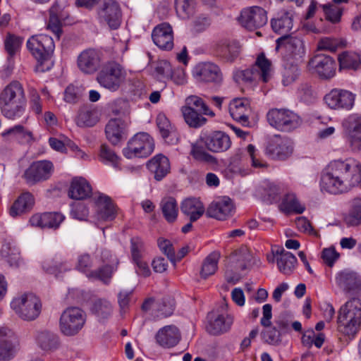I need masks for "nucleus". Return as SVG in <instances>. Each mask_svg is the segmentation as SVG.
Segmentation results:
<instances>
[{"instance_id":"f257e3e1","label":"nucleus","mask_w":361,"mask_h":361,"mask_svg":"<svg viewBox=\"0 0 361 361\" xmlns=\"http://www.w3.org/2000/svg\"><path fill=\"white\" fill-rule=\"evenodd\" d=\"M361 184V173L349 163L334 160L324 169L321 178L322 190L331 194H341Z\"/></svg>"},{"instance_id":"f03ea898","label":"nucleus","mask_w":361,"mask_h":361,"mask_svg":"<svg viewBox=\"0 0 361 361\" xmlns=\"http://www.w3.org/2000/svg\"><path fill=\"white\" fill-rule=\"evenodd\" d=\"M361 327V300L353 298L341 306L337 317L338 331L353 338Z\"/></svg>"},{"instance_id":"7ed1b4c3","label":"nucleus","mask_w":361,"mask_h":361,"mask_svg":"<svg viewBox=\"0 0 361 361\" xmlns=\"http://www.w3.org/2000/svg\"><path fill=\"white\" fill-rule=\"evenodd\" d=\"M27 47L32 55L39 63L37 68L44 71L50 68L52 62L51 58L54 50L53 39L47 35H37L30 37L27 42Z\"/></svg>"},{"instance_id":"20e7f679","label":"nucleus","mask_w":361,"mask_h":361,"mask_svg":"<svg viewBox=\"0 0 361 361\" xmlns=\"http://www.w3.org/2000/svg\"><path fill=\"white\" fill-rule=\"evenodd\" d=\"M271 77V62L260 54L253 66L245 70H238L233 73V78L236 82H245L252 84L262 81L267 82Z\"/></svg>"},{"instance_id":"39448f33","label":"nucleus","mask_w":361,"mask_h":361,"mask_svg":"<svg viewBox=\"0 0 361 361\" xmlns=\"http://www.w3.org/2000/svg\"><path fill=\"white\" fill-rule=\"evenodd\" d=\"M11 307L25 321L36 319L42 310L40 300L32 293H25L15 298L11 302Z\"/></svg>"},{"instance_id":"423d86ee","label":"nucleus","mask_w":361,"mask_h":361,"mask_svg":"<svg viewBox=\"0 0 361 361\" xmlns=\"http://www.w3.org/2000/svg\"><path fill=\"white\" fill-rule=\"evenodd\" d=\"M126 77V71L120 64L109 62L102 67L96 80L104 88L115 92L124 82Z\"/></svg>"},{"instance_id":"0eeeda50","label":"nucleus","mask_w":361,"mask_h":361,"mask_svg":"<svg viewBox=\"0 0 361 361\" xmlns=\"http://www.w3.org/2000/svg\"><path fill=\"white\" fill-rule=\"evenodd\" d=\"M97 20L111 30L118 29L122 22V11L116 0H101L96 8Z\"/></svg>"},{"instance_id":"6e6552de","label":"nucleus","mask_w":361,"mask_h":361,"mask_svg":"<svg viewBox=\"0 0 361 361\" xmlns=\"http://www.w3.org/2000/svg\"><path fill=\"white\" fill-rule=\"evenodd\" d=\"M86 322V314L80 308L71 307L66 308L59 319L61 332L66 336L77 335Z\"/></svg>"},{"instance_id":"1a4fd4ad","label":"nucleus","mask_w":361,"mask_h":361,"mask_svg":"<svg viewBox=\"0 0 361 361\" xmlns=\"http://www.w3.org/2000/svg\"><path fill=\"white\" fill-rule=\"evenodd\" d=\"M154 149V139L147 133L140 132L129 140L123 154L127 159L143 158L149 156Z\"/></svg>"},{"instance_id":"9d476101","label":"nucleus","mask_w":361,"mask_h":361,"mask_svg":"<svg viewBox=\"0 0 361 361\" xmlns=\"http://www.w3.org/2000/svg\"><path fill=\"white\" fill-rule=\"evenodd\" d=\"M267 118L272 127L284 132H290L302 123L298 114L285 109H272L267 113Z\"/></svg>"},{"instance_id":"9b49d317","label":"nucleus","mask_w":361,"mask_h":361,"mask_svg":"<svg viewBox=\"0 0 361 361\" xmlns=\"http://www.w3.org/2000/svg\"><path fill=\"white\" fill-rule=\"evenodd\" d=\"M276 43V50L281 51L283 57L287 61H298L305 56V45L301 37L283 35L278 38Z\"/></svg>"},{"instance_id":"f8f14e48","label":"nucleus","mask_w":361,"mask_h":361,"mask_svg":"<svg viewBox=\"0 0 361 361\" xmlns=\"http://www.w3.org/2000/svg\"><path fill=\"white\" fill-rule=\"evenodd\" d=\"M54 164L49 160L33 161L25 171L23 178L29 185L49 179L54 172Z\"/></svg>"},{"instance_id":"ddd939ff","label":"nucleus","mask_w":361,"mask_h":361,"mask_svg":"<svg viewBox=\"0 0 361 361\" xmlns=\"http://www.w3.org/2000/svg\"><path fill=\"white\" fill-rule=\"evenodd\" d=\"M343 135L353 151H361V116L353 114L343 121Z\"/></svg>"},{"instance_id":"4468645a","label":"nucleus","mask_w":361,"mask_h":361,"mask_svg":"<svg viewBox=\"0 0 361 361\" xmlns=\"http://www.w3.org/2000/svg\"><path fill=\"white\" fill-rule=\"evenodd\" d=\"M192 75L198 82L219 84L223 80L219 66L209 61L197 63L193 68Z\"/></svg>"},{"instance_id":"2eb2a0df","label":"nucleus","mask_w":361,"mask_h":361,"mask_svg":"<svg viewBox=\"0 0 361 361\" xmlns=\"http://www.w3.org/2000/svg\"><path fill=\"white\" fill-rule=\"evenodd\" d=\"M309 67L320 78L329 80L336 75V62L329 56L318 54L310 59Z\"/></svg>"},{"instance_id":"dca6fc26","label":"nucleus","mask_w":361,"mask_h":361,"mask_svg":"<svg viewBox=\"0 0 361 361\" xmlns=\"http://www.w3.org/2000/svg\"><path fill=\"white\" fill-rule=\"evenodd\" d=\"M355 95L342 89H333L324 98L326 105L332 109L350 110L355 103Z\"/></svg>"},{"instance_id":"f3484780","label":"nucleus","mask_w":361,"mask_h":361,"mask_svg":"<svg viewBox=\"0 0 361 361\" xmlns=\"http://www.w3.org/2000/svg\"><path fill=\"white\" fill-rule=\"evenodd\" d=\"M267 11L259 6H252L242 11L240 22L245 28L252 30L259 28L267 23Z\"/></svg>"},{"instance_id":"a211bd4d","label":"nucleus","mask_w":361,"mask_h":361,"mask_svg":"<svg viewBox=\"0 0 361 361\" xmlns=\"http://www.w3.org/2000/svg\"><path fill=\"white\" fill-rule=\"evenodd\" d=\"M215 52L224 61L233 63L240 55V46L236 40L223 38L216 42Z\"/></svg>"},{"instance_id":"6ab92c4d","label":"nucleus","mask_w":361,"mask_h":361,"mask_svg":"<svg viewBox=\"0 0 361 361\" xmlns=\"http://www.w3.org/2000/svg\"><path fill=\"white\" fill-rule=\"evenodd\" d=\"M79 70L87 75H92L99 70L101 58L97 51L88 49L82 51L77 59Z\"/></svg>"},{"instance_id":"aec40b11","label":"nucleus","mask_w":361,"mask_h":361,"mask_svg":"<svg viewBox=\"0 0 361 361\" xmlns=\"http://www.w3.org/2000/svg\"><path fill=\"white\" fill-rule=\"evenodd\" d=\"M234 207L231 200L224 197L210 203L206 210L208 217L217 220H225L233 214Z\"/></svg>"},{"instance_id":"412c9836","label":"nucleus","mask_w":361,"mask_h":361,"mask_svg":"<svg viewBox=\"0 0 361 361\" xmlns=\"http://www.w3.org/2000/svg\"><path fill=\"white\" fill-rule=\"evenodd\" d=\"M154 43L160 49L171 50L173 47V32L168 23H162L157 25L152 33Z\"/></svg>"},{"instance_id":"4be33fe9","label":"nucleus","mask_w":361,"mask_h":361,"mask_svg":"<svg viewBox=\"0 0 361 361\" xmlns=\"http://www.w3.org/2000/svg\"><path fill=\"white\" fill-rule=\"evenodd\" d=\"M290 141L280 137L271 140L266 147V154L274 159H285L293 152Z\"/></svg>"},{"instance_id":"5701e85b","label":"nucleus","mask_w":361,"mask_h":361,"mask_svg":"<svg viewBox=\"0 0 361 361\" xmlns=\"http://www.w3.org/2000/svg\"><path fill=\"white\" fill-rule=\"evenodd\" d=\"M207 149L213 152H223L231 145L229 136L224 132L216 131L202 138Z\"/></svg>"},{"instance_id":"b1692460","label":"nucleus","mask_w":361,"mask_h":361,"mask_svg":"<svg viewBox=\"0 0 361 361\" xmlns=\"http://www.w3.org/2000/svg\"><path fill=\"white\" fill-rule=\"evenodd\" d=\"M250 111V101L245 97L233 99L229 106V112L232 118L243 126H248Z\"/></svg>"},{"instance_id":"393cba45","label":"nucleus","mask_w":361,"mask_h":361,"mask_svg":"<svg viewBox=\"0 0 361 361\" xmlns=\"http://www.w3.org/2000/svg\"><path fill=\"white\" fill-rule=\"evenodd\" d=\"M273 31L279 35H288L293 26V13L292 11L281 10L276 17L271 20Z\"/></svg>"},{"instance_id":"a878e982","label":"nucleus","mask_w":361,"mask_h":361,"mask_svg":"<svg viewBox=\"0 0 361 361\" xmlns=\"http://www.w3.org/2000/svg\"><path fill=\"white\" fill-rule=\"evenodd\" d=\"M208 324L207 331L212 335H218L227 331L232 323L233 319L229 315L217 314L210 312L207 315Z\"/></svg>"},{"instance_id":"bb28decb","label":"nucleus","mask_w":361,"mask_h":361,"mask_svg":"<svg viewBox=\"0 0 361 361\" xmlns=\"http://www.w3.org/2000/svg\"><path fill=\"white\" fill-rule=\"evenodd\" d=\"M147 167L157 181H160L166 177L171 170L169 159L162 154H157L149 160Z\"/></svg>"},{"instance_id":"cd10ccee","label":"nucleus","mask_w":361,"mask_h":361,"mask_svg":"<svg viewBox=\"0 0 361 361\" xmlns=\"http://www.w3.org/2000/svg\"><path fill=\"white\" fill-rule=\"evenodd\" d=\"M158 344L165 348L176 345L180 340V334L175 326H166L159 329L156 335Z\"/></svg>"},{"instance_id":"c85d7f7f","label":"nucleus","mask_w":361,"mask_h":361,"mask_svg":"<svg viewBox=\"0 0 361 361\" xmlns=\"http://www.w3.org/2000/svg\"><path fill=\"white\" fill-rule=\"evenodd\" d=\"M105 133L107 140L117 145L126 137V124L121 119L112 118L106 126Z\"/></svg>"},{"instance_id":"c756f323","label":"nucleus","mask_w":361,"mask_h":361,"mask_svg":"<svg viewBox=\"0 0 361 361\" xmlns=\"http://www.w3.org/2000/svg\"><path fill=\"white\" fill-rule=\"evenodd\" d=\"M182 213L187 216L191 222L197 221L203 216L205 208L199 198L190 197L185 199L180 204Z\"/></svg>"},{"instance_id":"7c9ffc66","label":"nucleus","mask_w":361,"mask_h":361,"mask_svg":"<svg viewBox=\"0 0 361 361\" xmlns=\"http://www.w3.org/2000/svg\"><path fill=\"white\" fill-rule=\"evenodd\" d=\"M97 219L103 221H111L116 217L115 205L110 197L100 195L95 201Z\"/></svg>"},{"instance_id":"2f4dec72","label":"nucleus","mask_w":361,"mask_h":361,"mask_svg":"<svg viewBox=\"0 0 361 361\" xmlns=\"http://www.w3.org/2000/svg\"><path fill=\"white\" fill-rule=\"evenodd\" d=\"M337 286L346 293H356L361 290V282L355 273L342 271L336 277Z\"/></svg>"},{"instance_id":"473e14b6","label":"nucleus","mask_w":361,"mask_h":361,"mask_svg":"<svg viewBox=\"0 0 361 361\" xmlns=\"http://www.w3.org/2000/svg\"><path fill=\"white\" fill-rule=\"evenodd\" d=\"M0 102H26L22 84L13 80L7 85L0 94Z\"/></svg>"},{"instance_id":"72a5a7b5","label":"nucleus","mask_w":361,"mask_h":361,"mask_svg":"<svg viewBox=\"0 0 361 361\" xmlns=\"http://www.w3.org/2000/svg\"><path fill=\"white\" fill-rule=\"evenodd\" d=\"M92 187L90 183L82 177L74 178L68 190V196L71 199L84 200L90 197Z\"/></svg>"},{"instance_id":"f704fd0d","label":"nucleus","mask_w":361,"mask_h":361,"mask_svg":"<svg viewBox=\"0 0 361 361\" xmlns=\"http://www.w3.org/2000/svg\"><path fill=\"white\" fill-rule=\"evenodd\" d=\"M10 330L0 328V361H9L17 352L16 345L9 339Z\"/></svg>"},{"instance_id":"c9c22d12","label":"nucleus","mask_w":361,"mask_h":361,"mask_svg":"<svg viewBox=\"0 0 361 361\" xmlns=\"http://www.w3.org/2000/svg\"><path fill=\"white\" fill-rule=\"evenodd\" d=\"M35 204L33 195L30 192H24L18 197L9 209V214L15 218L31 210Z\"/></svg>"},{"instance_id":"e433bc0d","label":"nucleus","mask_w":361,"mask_h":361,"mask_svg":"<svg viewBox=\"0 0 361 361\" xmlns=\"http://www.w3.org/2000/svg\"><path fill=\"white\" fill-rule=\"evenodd\" d=\"M26 102H0L1 114L8 119L18 120L25 111Z\"/></svg>"},{"instance_id":"4c0bfd02","label":"nucleus","mask_w":361,"mask_h":361,"mask_svg":"<svg viewBox=\"0 0 361 361\" xmlns=\"http://www.w3.org/2000/svg\"><path fill=\"white\" fill-rule=\"evenodd\" d=\"M348 226H361V198L355 197L349 202L348 213L344 216Z\"/></svg>"},{"instance_id":"58836bf2","label":"nucleus","mask_w":361,"mask_h":361,"mask_svg":"<svg viewBox=\"0 0 361 361\" xmlns=\"http://www.w3.org/2000/svg\"><path fill=\"white\" fill-rule=\"evenodd\" d=\"M281 189L280 186L269 180H263L258 187L257 192L264 201L272 203L276 200Z\"/></svg>"},{"instance_id":"ea45409f","label":"nucleus","mask_w":361,"mask_h":361,"mask_svg":"<svg viewBox=\"0 0 361 361\" xmlns=\"http://www.w3.org/2000/svg\"><path fill=\"white\" fill-rule=\"evenodd\" d=\"M339 68L357 71L361 68L360 56L353 51H344L338 58Z\"/></svg>"},{"instance_id":"a19ab883","label":"nucleus","mask_w":361,"mask_h":361,"mask_svg":"<svg viewBox=\"0 0 361 361\" xmlns=\"http://www.w3.org/2000/svg\"><path fill=\"white\" fill-rule=\"evenodd\" d=\"M1 135L4 137L11 136L20 143L30 142L33 140L32 132L22 125H16L6 130Z\"/></svg>"},{"instance_id":"79ce46f5","label":"nucleus","mask_w":361,"mask_h":361,"mask_svg":"<svg viewBox=\"0 0 361 361\" xmlns=\"http://www.w3.org/2000/svg\"><path fill=\"white\" fill-rule=\"evenodd\" d=\"M163 216L168 223L176 221L178 214V207L176 200L171 197L164 198L160 203Z\"/></svg>"},{"instance_id":"37998d69","label":"nucleus","mask_w":361,"mask_h":361,"mask_svg":"<svg viewBox=\"0 0 361 361\" xmlns=\"http://www.w3.org/2000/svg\"><path fill=\"white\" fill-rule=\"evenodd\" d=\"M280 209L286 214H302L305 208L299 202L295 194L288 193L282 200Z\"/></svg>"},{"instance_id":"c03bdc74","label":"nucleus","mask_w":361,"mask_h":361,"mask_svg":"<svg viewBox=\"0 0 361 361\" xmlns=\"http://www.w3.org/2000/svg\"><path fill=\"white\" fill-rule=\"evenodd\" d=\"M118 264V260L114 259L111 264H106L97 270L90 272L88 275V278L98 279L104 283L108 284L110 282L114 272L117 269Z\"/></svg>"},{"instance_id":"a18cd8bd","label":"nucleus","mask_w":361,"mask_h":361,"mask_svg":"<svg viewBox=\"0 0 361 361\" xmlns=\"http://www.w3.org/2000/svg\"><path fill=\"white\" fill-rule=\"evenodd\" d=\"M277 266L281 272L289 275L294 270L297 259L291 252L283 251L276 259Z\"/></svg>"},{"instance_id":"49530a36","label":"nucleus","mask_w":361,"mask_h":361,"mask_svg":"<svg viewBox=\"0 0 361 361\" xmlns=\"http://www.w3.org/2000/svg\"><path fill=\"white\" fill-rule=\"evenodd\" d=\"M99 159L104 164L111 165L115 169L120 167L121 158L106 144H103L100 146Z\"/></svg>"},{"instance_id":"de8ad7c7","label":"nucleus","mask_w":361,"mask_h":361,"mask_svg":"<svg viewBox=\"0 0 361 361\" xmlns=\"http://www.w3.org/2000/svg\"><path fill=\"white\" fill-rule=\"evenodd\" d=\"M219 258V252H212L204 259L200 271V276L202 279H206L209 276L215 274Z\"/></svg>"},{"instance_id":"09e8293b","label":"nucleus","mask_w":361,"mask_h":361,"mask_svg":"<svg viewBox=\"0 0 361 361\" xmlns=\"http://www.w3.org/2000/svg\"><path fill=\"white\" fill-rule=\"evenodd\" d=\"M181 111L185 122L191 127H200L207 121V118L202 116L203 113L190 107H182Z\"/></svg>"},{"instance_id":"8fccbe9b","label":"nucleus","mask_w":361,"mask_h":361,"mask_svg":"<svg viewBox=\"0 0 361 361\" xmlns=\"http://www.w3.org/2000/svg\"><path fill=\"white\" fill-rule=\"evenodd\" d=\"M175 8L179 18L188 19L195 13V0H175Z\"/></svg>"},{"instance_id":"3c124183","label":"nucleus","mask_w":361,"mask_h":361,"mask_svg":"<svg viewBox=\"0 0 361 361\" xmlns=\"http://www.w3.org/2000/svg\"><path fill=\"white\" fill-rule=\"evenodd\" d=\"M38 344L44 350L56 349L59 345V339L56 334L49 332H40L37 338Z\"/></svg>"},{"instance_id":"603ef678","label":"nucleus","mask_w":361,"mask_h":361,"mask_svg":"<svg viewBox=\"0 0 361 361\" xmlns=\"http://www.w3.org/2000/svg\"><path fill=\"white\" fill-rule=\"evenodd\" d=\"M97 121V112L89 109H81L75 119L76 124L79 127H91L94 126Z\"/></svg>"},{"instance_id":"864d4df0","label":"nucleus","mask_w":361,"mask_h":361,"mask_svg":"<svg viewBox=\"0 0 361 361\" xmlns=\"http://www.w3.org/2000/svg\"><path fill=\"white\" fill-rule=\"evenodd\" d=\"M112 305L104 299L97 300L92 307V312L99 319H107L112 313Z\"/></svg>"},{"instance_id":"5fc2aeb1","label":"nucleus","mask_w":361,"mask_h":361,"mask_svg":"<svg viewBox=\"0 0 361 361\" xmlns=\"http://www.w3.org/2000/svg\"><path fill=\"white\" fill-rule=\"evenodd\" d=\"M157 125L161 137L166 140L170 136L176 137L174 128L164 114H159L157 118Z\"/></svg>"},{"instance_id":"6e6d98bb","label":"nucleus","mask_w":361,"mask_h":361,"mask_svg":"<svg viewBox=\"0 0 361 361\" xmlns=\"http://www.w3.org/2000/svg\"><path fill=\"white\" fill-rule=\"evenodd\" d=\"M23 39L13 34L8 33L4 39V47L9 57H13L19 51Z\"/></svg>"},{"instance_id":"4d7b16f0","label":"nucleus","mask_w":361,"mask_h":361,"mask_svg":"<svg viewBox=\"0 0 361 361\" xmlns=\"http://www.w3.org/2000/svg\"><path fill=\"white\" fill-rule=\"evenodd\" d=\"M19 251L15 247H12L10 243L4 244L1 250L2 257L5 258L11 267H18L19 265Z\"/></svg>"},{"instance_id":"13d9d810","label":"nucleus","mask_w":361,"mask_h":361,"mask_svg":"<svg viewBox=\"0 0 361 361\" xmlns=\"http://www.w3.org/2000/svg\"><path fill=\"white\" fill-rule=\"evenodd\" d=\"M175 307L174 300L171 298H164L156 303L157 317H167L171 316Z\"/></svg>"},{"instance_id":"bf43d9fd","label":"nucleus","mask_w":361,"mask_h":361,"mask_svg":"<svg viewBox=\"0 0 361 361\" xmlns=\"http://www.w3.org/2000/svg\"><path fill=\"white\" fill-rule=\"evenodd\" d=\"M184 107H190V109L199 111L204 115L214 116L213 111L209 109L204 101L195 95L190 96L186 99V106Z\"/></svg>"},{"instance_id":"052dcab7","label":"nucleus","mask_w":361,"mask_h":361,"mask_svg":"<svg viewBox=\"0 0 361 361\" xmlns=\"http://www.w3.org/2000/svg\"><path fill=\"white\" fill-rule=\"evenodd\" d=\"M44 228L56 229L64 220V216L59 212H46L43 214Z\"/></svg>"},{"instance_id":"680f3d73","label":"nucleus","mask_w":361,"mask_h":361,"mask_svg":"<svg viewBox=\"0 0 361 361\" xmlns=\"http://www.w3.org/2000/svg\"><path fill=\"white\" fill-rule=\"evenodd\" d=\"M93 266V262L90 255L82 254L78 256L77 262L75 264V269L80 272H82L87 275L90 274L91 269Z\"/></svg>"},{"instance_id":"e2e57ef3","label":"nucleus","mask_w":361,"mask_h":361,"mask_svg":"<svg viewBox=\"0 0 361 361\" xmlns=\"http://www.w3.org/2000/svg\"><path fill=\"white\" fill-rule=\"evenodd\" d=\"M300 71L296 66L291 65L286 67L282 73V84L288 86L293 84L298 78Z\"/></svg>"},{"instance_id":"0e129e2a","label":"nucleus","mask_w":361,"mask_h":361,"mask_svg":"<svg viewBox=\"0 0 361 361\" xmlns=\"http://www.w3.org/2000/svg\"><path fill=\"white\" fill-rule=\"evenodd\" d=\"M323 9L328 20L335 23L340 21L342 9L337 5H324Z\"/></svg>"},{"instance_id":"69168bd1","label":"nucleus","mask_w":361,"mask_h":361,"mask_svg":"<svg viewBox=\"0 0 361 361\" xmlns=\"http://www.w3.org/2000/svg\"><path fill=\"white\" fill-rule=\"evenodd\" d=\"M264 342L276 345L281 342V332L276 327H271L262 333Z\"/></svg>"},{"instance_id":"338daca9","label":"nucleus","mask_w":361,"mask_h":361,"mask_svg":"<svg viewBox=\"0 0 361 361\" xmlns=\"http://www.w3.org/2000/svg\"><path fill=\"white\" fill-rule=\"evenodd\" d=\"M130 250L133 260L142 258V253L145 251V243L139 237L132 238L130 240Z\"/></svg>"},{"instance_id":"774afa93","label":"nucleus","mask_w":361,"mask_h":361,"mask_svg":"<svg viewBox=\"0 0 361 361\" xmlns=\"http://www.w3.org/2000/svg\"><path fill=\"white\" fill-rule=\"evenodd\" d=\"M81 97V90L78 87L73 85H68L64 92V100L66 102L75 104L78 102Z\"/></svg>"}]
</instances>
